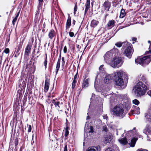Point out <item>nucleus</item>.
<instances>
[{
  "mask_svg": "<svg viewBox=\"0 0 151 151\" xmlns=\"http://www.w3.org/2000/svg\"><path fill=\"white\" fill-rule=\"evenodd\" d=\"M147 1L150 2V4H151V0H147Z\"/></svg>",
  "mask_w": 151,
  "mask_h": 151,
  "instance_id": "nucleus-58",
  "label": "nucleus"
},
{
  "mask_svg": "<svg viewBox=\"0 0 151 151\" xmlns=\"http://www.w3.org/2000/svg\"><path fill=\"white\" fill-rule=\"evenodd\" d=\"M133 103L136 105H138L139 104V101L137 99H135L132 101Z\"/></svg>",
  "mask_w": 151,
  "mask_h": 151,
  "instance_id": "nucleus-33",
  "label": "nucleus"
},
{
  "mask_svg": "<svg viewBox=\"0 0 151 151\" xmlns=\"http://www.w3.org/2000/svg\"><path fill=\"white\" fill-rule=\"evenodd\" d=\"M32 46L31 44H29L27 46L25 50V55H27L29 54Z\"/></svg>",
  "mask_w": 151,
  "mask_h": 151,
  "instance_id": "nucleus-16",
  "label": "nucleus"
},
{
  "mask_svg": "<svg viewBox=\"0 0 151 151\" xmlns=\"http://www.w3.org/2000/svg\"><path fill=\"white\" fill-rule=\"evenodd\" d=\"M90 0H87L86 2V3L85 6V11L84 15H85L87 12L88 9L90 7Z\"/></svg>",
  "mask_w": 151,
  "mask_h": 151,
  "instance_id": "nucleus-18",
  "label": "nucleus"
},
{
  "mask_svg": "<svg viewBox=\"0 0 151 151\" xmlns=\"http://www.w3.org/2000/svg\"><path fill=\"white\" fill-rule=\"evenodd\" d=\"M151 55H149L142 58H137L135 60V63L137 64L143 65L148 64L151 61Z\"/></svg>",
  "mask_w": 151,
  "mask_h": 151,
  "instance_id": "nucleus-5",
  "label": "nucleus"
},
{
  "mask_svg": "<svg viewBox=\"0 0 151 151\" xmlns=\"http://www.w3.org/2000/svg\"><path fill=\"white\" fill-rule=\"evenodd\" d=\"M68 126H66L65 128V130H68Z\"/></svg>",
  "mask_w": 151,
  "mask_h": 151,
  "instance_id": "nucleus-57",
  "label": "nucleus"
},
{
  "mask_svg": "<svg viewBox=\"0 0 151 151\" xmlns=\"http://www.w3.org/2000/svg\"><path fill=\"white\" fill-rule=\"evenodd\" d=\"M41 8H40L39 9L38 8V10L37 11V13H36V14H35V17L36 18V19H38V15L40 13V9Z\"/></svg>",
  "mask_w": 151,
  "mask_h": 151,
  "instance_id": "nucleus-36",
  "label": "nucleus"
},
{
  "mask_svg": "<svg viewBox=\"0 0 151 151\" xmlns=\"http://www.w3.org/2000/svg\"><path fill=\"white\" fill-rule=\"evenodd\" d=\"M101 149L99 145L96 146H92L89 147L86 151H101Z\"/></svg>",
  "mask_w": 151,
  "mask_h": 151,
  "instance_id": "nucleus-11",
  "label": "nucleus"
},
{
  "mask_svg": "<svg viewBox=\"0 0 151 151\" xmlns=\"http://www.w3.org/2000/svg\"><path fill=\"white\" fill-rule=\"evenodd\" d=\"M103 116L104 119H106V120H107V119H108V118L106 114L103 115Z\"/></svg>",
  "mask_w": 151,
  "mask_h": 151,
  "instance_id": "nucleus-46",
  "label": "nucleus"
},
{
  "mask_svg": "<svg viewBox=\"0 0 151 151\" xmlns=\"http://www.w3.org/2000/svg\"><path fill=\"white\" fill-rule=\"evenodd\" d=\"M150 53H151V50L148 51H146L145 52V54H147Z\"/></svg>",
  "mask_w": 151,
  "mask_h": 151,
  "instance_id": "nucleus-52",
  "label": "nucleus"
},
{
  "mask_svg": "<svg viewBox=\"0 0 151 151\" xmlns=\"http://www.w3.org/2000/svg\"><path fill=\"white\" fill-rule=\"evenodd\" d=\"M104 65H101L99 68V70L100 71L103 72V71H104V68H103Z\"/></svg>",
  "mask_w": 151,
  "mask_h": 151,
  "instance_id": "nucleus-37",
  "label": "nucleus"
},
{
  "mask_svg": "<svg viewBox=\"0 0 151 151\" xmlns=\"http://www.w3.org/2000/svg\"><path fill=\"white\" fill-rule=\"evenodd\" d=\"M49 83L46 80L45 81L44 87V91L46 93L48 91L49 88Z\"/></svg>",
  "mask_w": 151,
  "mask_h": 151,
  "instance_id": "nucleus-23",
  "label": "nucleus"
},
{
  "mask_svg": "<svg viewBox=\"0 0 151 151\" xmlns=\"http://www.w3.org/2000/svg\"><path fill=\"white\" fill-rule=\"evenodd\" d=\"M124 72L122 70H119L115 73L114 77H119L122 78L124 75Z\"/></svg>",
  "mask_w": 151,
  "mask_h": 151,
  "instance_id": "nucleus-15",
  "label": "nucleus"
},
{
  "mask_svg": "<svg viewBox=\"0 0 151 151\" xmlns=\"http://www.w3.org/2000/svg\"><path fill=\"white\" fill-rule=\"evenodd\" d=\"M73 25H74L75 24L76 21H75V20H73Z\"/></svg>",
  "mask_w": 151,
  "mask_h": 151,
  "instance_id": "nucleus-60",
  "label": "nucleus"
},
{
  "mask_svg": "<svg viewBox=\"0 0 151 151\" xmlns=\"http://www.w3.org/2000/svg\"><path fill=\"white\" fill-rule=\"evenodd\" d=\"M105 151H114L112 148H108L106 149Z\"/></svg>",
  "mask_w": 151,
  "mask_h": 151,
  "instance_id": "nucleus-45",
  "label": "nucleus"
},
{
  "mask_svg": "<svg viewBox=\"0 0 151 151\" xmlns=\"http://www.w3.org/2000/svg\"><path fill=\"white\" fill-rule=\"evenodd\" d=\"M137 151H148L146 150H145V149L143 150L142 149H140L138 150Z\"/></svg>",
  "mask_w": 151,
  "mask_h": 151,
  "instance_id": "nucleus-48",
  "label": "nucleus"
},
{
  "mask_svg": "<svg viewBox=\"0 0 151 151\" xmlns=\"http://www.w3.org/2000/svg\"><path fill=\"white\" fill-rule=\"evenodd\" d=\"M61 57V53H60V55H59V58L58 59V60H60V58Z\"/></svg>",
  "mask_w": 151,
  "mask_h": 151,
  "instance_id": "nucleus-56",
  "label": "nucleus"
},
{
  "mask_svg": "<svg viewBox=\"0 0 151 151\" xmlns=\"http://www.w3.org/2000/svg\"><path fill=\"white\" fill-rule=\"evenodd\" d=\"M67 48L66 46H65L64 47L63 52L64 53H66L67 52Z\"/></svg>",
  "mask_w": 151,
  "mask_h": 151,
  "instance_id": "nucleus-44",
  "label": "nucleus"
},
{
  "mask_svg": "<svg viewBox=\"0 0 151 151\" xmlns=\"http://www.w3.org/2000/svg\"><path fill=\"white\" fill-rule=\"evenodd\" d=\"M144 132L145 134H147V133H150L151 134V128L150 126L148 125L146 126L144 130Z\"/></svg>",
  "mask_w": 151,
  "mask_h": 151,
  "instance_id": "nucleus-21",
  "label": "nucleus"
},
{
  "mask_svg": "<svg viewBox=\"0 0 151 151\" xmlns=\"http://www.w3.org/2000/svg\"><path fill=\"white\" fill-rule=\"evenodd\" d=\"M69 36L71 37H72L74 36V33L73 32H69Z\"/></svg>",
  "mask_w": 151,
  "mask_h": 151,
  "instance_id": "nucleus-41",
  "label": "nucleus"
},
{
  "mask_svg": "<svg viewBox=\"0 0 151 151\" xmlns=\"http://www.w3.org/2000/svg\"><path fill=\"white\" fill-rule=\"evenodd\" d=\"M148 42L149 43H150V41L149 40V41H148Z\"/></svg>",
  "mask_w": 151,
  "mask_h": 151,
  "instance_id": "nucleus-64",
  "label": "nucleus"
},
{
  "mask_svg": "<svg viewBox=\"0 0 151 151\" xmlns=\"http://www.w3.org/2000/svg\"><path fill=\"white\" fill-rule=\"evenodd\" d=\"M99 23V22H98L97 21H96L95 20H93L91 21V26L92 27H95Z\"/></svg>",
  "mask_w": 151,
  "mask_h": 151,
  "instance_id": "nucleus-24",
  "label": "nucleus"
},
{
  "mask_svg": "<svg viewBox=\"0 0 151 151\" xmlns=\"http://www.w3.org/2000/svg\"><path fill=\"white\" fill-rule=\"evenodd\" d=\"M103 6L105 10L107 9V11H109V9L111 6V3L109 2L108 0L104 2Z\"/></svg>",
  "mask_w": 151,
  "mask_h": 151,
  "instance_id": "nucleus-12",
  "label": "nucleus"
},
{
  "mask_svg": "<svg viewBox=\"0 0 151 151\" xmlns=\"http://www.w3.org/2000/svg\"><path fill=\"white\" fill-rule=\"evenodd\" d=\"M114 79L115 84L117 85L121 86L123 84L124 81L122 78L119 77H114Z\"/></svg>",
  "mask_w": 151,
  "mask_h": 151,
  "instance_id": "nucleus-8",
  "label": "nucleus"
},
{
  "mask_svg": "<svg viewBox=\"0 0 151 151\" xmlns=\"http://www.w3.org/2000/svg\"><path fill=\"white\" fill-rule=\"evenodd\" d=\"M114 59L111 61L110 64L111 66L113 68L119 67L120 65H119L120 63H122V59L120 57L117 58L114 57Z\"/></svg>",
  "mask_w": 151,
  "mask_h": 151,
  "instance_id": "nucleus-7",
  "label": "nucleus"
},
{
  "mask_svg": "<svg viewBox=\"0 0 151 151\" xmlns=\"http://www.w3.org/2000/svg\"><path fill=\"white\" fill-rule=\"evenodd\" d=\"M19 53H18L17 54V53H16L14 55V57H17L18 56V55H19Z\"/></svg>",
  "mask_w": 151,
  "mask_h": 151,
  "instance_id": "nucleus-54",
  "label": "nucleus"
},
{
  "mask_svg": "<svg viewBox=\"0 0 151 151\" xmlns=\"http://www.w3.org/2000/svg\"><path fill=\"white\" fill-rule=\"evenodd\" d=\"M60 60H58L57 63L56 67V74H57L60 68Z\"/></svg>",
  "mask_w": 151,
  "mask_h": 151,
  "instance_id": "nucleus-29",
  "label": "nucleus"
},
{
  "mask_svg": "<svg viewBox=\"0 0 151 151\" xmlns=\"http://www.w3.org/2000/svg\"><path fill=\"white\" fill-rule=\"evenodd\" d=\"M112 139V137L110 135H108L105 137L104 142L105 143H109Z\"/></svg>",
  "mask_w": 151,
  "mask_h": 151,
  "instance_id": "nucleus-20",
  "label": "nucleus"
},
{
  "mask_svg": "<svg viewBox=\"0 0 151 151\" xmlns=\"http://www.w3.org/2000/svg\"><path fill=\"white\" fill-rule=\"evenodd\" d=\"M77 6L76 4L74 8V14H76V12L77 11Z\"/></svg>",
  "mask_w": 151,
  "mask_h": 151,
  "instance_id": "nucleus-38",
  "label": "nucleus"
},
{
  "mask_svg": "<svg viewBox=\"0 0 151 151\" xmlns=\"http://www.w3.org/2000/svg\"><path fill=\"white\" fill-rule=\"evenodd\" d=\"M103 128V130L106 132H107L108 130V129L106 125L104 126Z\"/></svg>",
  "mask_w": 151,
  "mask_h": 151,
  "instance_id": "nucleus-39",
  "label": "nucleus"
},
{
  "mask_svg": "<svg viewBox=\"0 0 151 151\" xmlns=\"http://www.w3.org/2000/svg\"><path fill=\"white\" fill-rule=\"evenodd\" d=\"M46 55V58L45 59V60L44 62V65L45 66V69H46L47 68V54Z\"/></svg>",
  "mask_w": 151,
  "mask_h": 151,
  "instance_id": "nucleus-35",
  "label": "nucleus"
},
{
  "mask_svg": "<svg viewBox=\"0 0 151 151\" xmlns=\"http://www.w3.org/2000/svg\"><path fill=\"white\" fill-rule=\"evenodd\" d=\"M107 16H108V14H106V15H105V17H106Z\"/></svg>",
  "mask_w": 151,
  "mask_h": 151,
  "instance_id": "nucleus-63",
  "label": "nucleus"
},
{
  "mask_svg": "<svg viewBox=\"0 0 151 151\" xmlns=\"http://www.w3.org/2000/svg\"><path fill=\"white\" fill-rule=\"evenodd\" d=\"M56 35V33L53 29L51 30L48 34L49 37L52 39Z\"/></svg>",
  "mask_w": 151,
  "mask_h": 151,
  "instance_id": "nucleus-17",
  "label": "nucleus"
},
{
  "mask_svg": "<svg viewBox=\"0 0 151 151\" xmlns=\"http://www.w3.org/2000/svg\"><path fill=\"white\" fill-rule=\"evenodd\" d=\"M77 74H76L74 76V80H76V79L77 78Z\"/></svg>",
  "mask_w": 151,
  "mask_h": 151,
  "instance_id": "nucleus-53",
  "label": "nucleus"
},
{
  "mask_svg": "<svg viewBox=\"0 0 151 151\" xmlns=\"http://www.w3.org/2000/svg\"><path fill=\"white\" fill-rule=\"evenodd\" d=\"M71 25V17L70 16H69L68 17V18L66 23V29H69Z\"/></svg>",
  "mask_w": 151,
  "mask_h": 151,
  "instance_id": "nucleus-19",
  "label": "nucleus"
},
{
  "mask_svg": "<svg viewBox=\"0 0 151 151\" xmlns=\"http://www.w3.org/2000/svg\"><path fill=\"white\" fill-rule=\"evenodd\" d=\"M138 78L139 81H142L145 84L141 81H139L134 87L133 90L137 96L141 97L145 95L146 91L149 89L150 83L147 81V78L145 75L141 74L139 76Z\"/></svg>",
  "mask_w": 151,
  "mask_h": 151,
  "instance_id": "nucleus-1",
  "label": "nucleus"
},
{
  "mask_svg": "<svg viewBox=\"0 0 151 151\" xmlns=\"http://www.w3.org/2000/svg\"><path fill=\"white\" fill-rule=\"evenodd\" d=\"M125 42H118L116 43L115 44V45H116V46L118 47H121L123 44V45H124V43H125Z\"/></svg>",
  "mask_w": 151,
  "mask_h": 151,
  "instance_id": "nucleus-31",
  "label": "nucleus"
},
{
  "mask_svg": "<svg viewBox=\"0 0 151 151\" xmlns=\"http://www.w3.org/2000/svg\"><path fill=\"white\" fill-rule=\"evenodd\" d=\"M31 129H32L31 126L30 125H29L28 126V132H30L31 131Z\"/></svg>",
  "mask_w": 151,
  "mask_h": 151,
  "instance_id": "nucleus-42",
  "label": "nucleus"
},
{
  "mask_svg": "<svg viewBox=\"0 0 151 151\" xmlns=\"http://www.w3.org/2000/svg\"><path fill=\"white\" fill-rule=\"evenodd\" d=\"M95 81H96V80H95ZM96 81H95V85H94V87L95 88H96Z\"/></svg>",
  "mask_w": 151,
  "mask_h": 151,
  "instance_id": "nucleus-62",
  "label": "nucleus"
},
{
  "mask_svg": "<svg viewBox=\"0 0 151 151\" xmlns=\"http://www.w3.org/2000/svg\"><path fill=\"white\" fill-rule=\"evenodd\" d=\"M20 13V11H19L18 13H17V14H16L15 15V17L13 19V21H12V24L13 25H14L15 23L16 22V21L17 20V18L18 17L19 14Z\"/></svg>",
  "mask_w": 151,
  "mask_h": 151,
  "instance_id": "nucleus-26",
  "label": "nucleus"
},
{
  "mask_svg": "<svg viewBox=\"0 0 151 151\" xmlns=\"http://www.w3.org/2000/svg\"><path fill=\"white\" fill-rule=\"evenodd\" d=\"M115 22L114 20H110L108 23L107 25L108 27H112L114 26Z\"/></svg>",
  "mask_w": 151,
  "mask_h": 151,
  "instance_id": "nucleus-25",
  "label": "nucleus"
},
{
  "mask_svg": "<svg viewBox=\"0 0 151 151\" xmlns=\"http://www.w3.org/2000/svg\"><path fill=\"white\" fill-rule=\"evenodd\" d=\"M69 132L68 130H65V136L67 137L68 136L69 134Z\"/></svg>",
  "mask_w": 151,
  "mask_h": 151,
  "instance_id": "nucleus-43",
  "label": "nucleus"
},
{
  "mask_svg": "<svg viewBox=\"0 0 151 151\" xmlns=\"http://www.w3.org/2000/svg\"><path fill=\"white\" fill-rule=\"evenodd\" d=\"M125 15V10L123 9H122L121 11L119 17L121 18H123Z\"/></svg>",
  "mask_w": 151,
  "mask_h": 151,
  "instance_id": "nucleus-30",
  "label": "nucleus"
},
{
  "mask_svg": "<svg viewBox=\"0 0 151 151\" xmlns=\"http://www.w3.org/2000/svg\"><path fill=\"white\" fill-rule=\"evenodd\" d=\"M86 127H85L84 129V130L85 132L89 133H93V128L92 126H90L89 128L87 130L86 129Z\"/></svg>",
  "mask_w": 151,
  "mask_h": 151,
  "instance_id": "nucleus-28",
  "label": "nucleus"
},
{
  "mask_svg": "<svg viewBox=\"0 0 151 151\" xmlns=\"http://www.w3.org/2000/svg\"><path fill=\"white\" fill-rule=\"evenodd\" d=\"M128 134H131V136L134 137L131 141L130 142H129L128 144L130 145V147H133L134 146L138 138L137 137L138 136L139 137H141V136H139L137 132L136 131V128L134 127L133 129L131 131H129L128 132Z\"/></svg>",
  "mask_w": 151,
  "mask_h": 151,
  "instance_id": "nucleus-4",
  "label": "nucleus"
},
{
  "mask_svg": "<svg viewBox=\"0 0 151 151\" xmlns=\"http://www.w3.org/2000/svg\"><path fill=\"white\" fill-rule=\"evenodd\" d=\"M90 118V117L89 116H87V118H86V119L87 120V119H89Z\"/></svg>",
  "mask_w": 151,
  "mask_h": 151,
  "instance_id": "nucleus-61",
  "label": "nucleus"
},
{
  "mask_svg": "<svg viewBox=\"0 0 151 151\" xmlns=\"http://www.w3.org/2000/svg\"><path fill=\"white\" fill-rule=\"evenodd\" d=\"M43 0H38L39 4L38 8L39 9L40 8H41L42 6V2Z\"/></svg>",
  "mask_w": 151,
  "mask_h": 151,
  "instance_id": "nucleus-32",
  "label": "nucleus"
},
{
  "mask_svg": "<svg viewBox=\"0 0 151 151\" xmlns=\"http://www.w3.org/2000/svg\"><path fill=\"white\" fill-rule=\"evenodd\" d=\"M52 103L54 105L57 109H59L60 108V103L59 101H56L54 99H53L52 101Z\"/></svg>",
  "mask_w": 151,
  "mask_h": 151,
  "instance_id": "nucleus-22",
  "label": "nucleus"
},
{
  "mask_svg": "<svg viewBox=\"0 0 151 151\" xmlns=\"http://www.w3.org/2000/svg\"><path fill=\"white\" fill-rule=\"evenodd\" d=\"M124 46L127 47L126 49L124 51V54L127 57L129 58H130L133 52V50L132 48L131 44L127 42H125Z\"/></svg>",
  "mask_w": 151,
  "mask_h": 151,
  "instance_id": "nucleus-6",
  "label": "nucleus"
},
{
  "mask_svg": "<svg viewBox=\"0 0 151 151\" xmlns=\"http://www.w3.org/2000/svg\"><path fill=\"white\" fill-rule=\"evenodd\" d=\"M145 117L147 121L151 122V105L147 112L145 113Z\"/></svg>",
  "mask_w": 151,
  "mask_h": 151,
  "instance_id": "nucleus-9",
  "label": "nucleus"
},
{
  "mask_svg": "<svg viewBox=\"0 0 151 151\" xmlns=\"http://www.w3.org/2000/svg\"><path fill=\"white\" fill-rule=\"evenodd\" d=\"M4 52L6 53V54L8 53H9V48H6L4 50Z\"/></svg>",
  "mask_w": 151,
  "mask_h": 151,
  "instance_id": "nucleus-40",
  "label": "nucleus"
},
{
  "mask_svg": "<svg viewBox=\"0 0 151 151\" xmlns=\"http://www.w3.org/2000/svg\"><path fill=\"white\" fill-rule=\"evenodd\" d=\"M147 94L151 97V90H149L147 92Z\"/></svg>",
  "mask_w": 151,
  "mask_h": 151,
  "instance_id": "nucleus-47",
  "label": "nucleus"
},
{
  "mask_svg": "<svg viewBox=\"0 0 151 151\" xmlns=\"http://www.w3.org/2000/svg\"><path fill=\"white\" fill-rule=\"evenodd\" d=\"M64 57H63L62 58V61L64 63H65V61H64Z\"/></svg>",
  "mask_w": 151,
  "mask_h": 151,
  "instance_id": "nucleus-55",
  "label": "nucleus"
},
{
  "mask_svg": "<svg viewBox=\"0 0 151 151\" xmlns=\"http://www.w3.org/2000/svg\"><path fill=\"white\" fill-rule=\"evenodd\" d=\"M76 80H73L72 84V88L73 89L76 86Z\"/></svg>",
  "mask_w": 151,
  "mask_h": 151,
  "instance_id": "nucleus-34",
  "label": "nucleus"
},
{
  "mask_svg": "<svg viewBox=\"0 0 151 151\" xmlns=\"http://www.w3.org/2000/svg\"><path fill=\"white\" fill-rule=\"evenodd\" d=\"M113 76L109 74H106L104 78V82L106 84L111 83L112 80Z\"/></svg>",
  "mask_w": 151,
  "mask_h": 151,
  "instance_id": "nucleus-10",
  "label": "nucleus"
},
{
  "mask_svg": "<svg viewBox=\"0 0 151 151\" xmlns=\"http://www.w3.org/2000/svg\"><path fill=\"white\" fill-rule=\"evenodd\" d=\"M84 77V78L83 79V83H82V87L83 88H86L88 86L89 84V79L88 78L86 79V76H85Z\"/></svg>",
  "mask_w": 151,
  "mask_h": 151,
  "instance_id": "nucleus-14",
  "label": "nucleus"
},
{
  "mask_svg": "<svg viewBox=\"0 0 151 151\" xmlns=\"http://www.w3.org/2000/svg\"><path fill=\"white\" fill-rule=\"evenodd\" d=\"M118 54V50L116 48H114L110 51L107 52L104 55V57L105 62L106 63L110 64L112 58L117 57Z\"/></svg>",
  "mask_w": 151,
  "mask_h": 151,
  "instance_id": "nucleus-2",
  "label": "nucleus"
},
{
  "mask_svg": "<svg viewBox=\"0 0 151 151\" xmlns=\"http://www.w3.org/2000/svg\"><path fill=\"white\" fill-rule=\"evenodd\" d=\"M79 45H76V47L78 48V49H79Z\"/></svg>",
  "mask_w": 151,
  "mask_h": 151,
  "instance_id": "nucleus-59",
  "label": "nucleus"
},
{
  "mask_svg": "<svg viewBox=\"0 0 151 151\" xmlns=\"http://www.w3.org/2000/svg\"><path fill=\"white\" fill-rule=\"evenodd\" d=\"M126 136L124 137L123 138H121L118 139V141L119 143L122 145H127L128 143L127 139L128 138V136Z\"/></svg>",
  "mask_w": 151,
  "mask_h": 151,
  "instance_id": "nucleus-13",
  "label": "nucleus"
},
{
  "mask_svg": "<svg viewBox=\"0 0 151 151\" xmlns=\"http://www.w3.org/2000/svg\"><path fill=\"white\" fill-rule=\"evenodd\" d=\"M132 40L133 41H136L137 40V38L136 37H132Z\"/></svg>",
  "mask_w": 151,
  "mask_h": 151,
  "instance_id": "nucleus-50",
  "label": "nucleus"
},
{
  "mask_svg": "<svg viewBox=\"0 0 151 151\" xmlns=\"http://www.w3.org/2000/svg\"><path fill=\"white\" fill-rule=\"evenodd\" d=\"M113 114L116 116L123 118L124 116V107L122 104L117 105L113 109Z\"/></svg>",
  "mask_w": 151,
  "mask_h": 151,
  "instance_id": "nucleus-3",
  "label": "nucleus"
},
{
  "mask_svg": "<svg viewBox=\"0 0 151 151\" xmlns=\"http://www.w3.org/2000/svg\"><path fill=\"white\" fill-rule=\"evenodd\" d=\"M64 151H68L67 145H66L64 147Z\"/></svg>",
  "mask_w": 151,
  "mask_h": 151,
  "instance_id": "nucleus-49",
  "label": "nucleus"
},
{
  "mask_svg": "<svg viewBox=\"0 0 151 151\" xmlns=\"http://www.w3.org/2000/svg\"><path fill=\"white\" fill-rule=\"evenodd\" d=\"M135 108L133 110V113L137 114H139L140 113L139 108L137 106H135Z\"/></svg>",
  "mask_w": 151,
  "mask_h": 151,
  "instance_id": "nucleus-27",
  "label": "nucleus"
},
{
  "mask_svg": "<svg viewBox=\"0 0 151 151\" xmlns=\"http://www.w3.org/2000/svg\"><path fill=\"white\" fill-rule=\"evenodd\" d=\"M20 50V48L18 47V48L17 49V50L16 51V53H17V54L18 53H19L18 52H19V51Z\"/></svg>",
  "mask_w": 151,
  "mask_h": 151,
  "instance_id": "nucleus-51",
  "label": "nucleus"
}]
</instances>
